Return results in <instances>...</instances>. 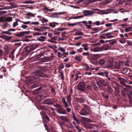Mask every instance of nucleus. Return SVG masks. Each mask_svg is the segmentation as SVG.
I'll list each match as a JSON object with an SVG mask.
<instances>
[{
    "label": "nucleus",
    "mask_w": 132,
    "mask_h": 132,
    "mask_svg": "<svg viewBox=\"0 0 132 132\" xmlns=\"http://www.w3.org/2000/svg\"><path fill=\"white\" fill-rule=\"evenodd\" d=\"M75 127L76 128L78 132H81L82 131L79 128L78 126H75Z\"/></svg>",
    "instance_id": "obj_50"
},
{
    "label": "nucleus",
    "mask_w": 132,
    "mask_h": 132,
    "mask_svg": "<svg viewBox=\"0 0 132 132\" xmlns=\"http://www.w3.org/2000/svg\"><path fill=\"white\" fill-rule=\"evenodd\" d=\"M9 25H10L9 24L6 22L3 25V26L5 28L7 27Z\"/></svg>",
    "instance_id": "obj_49"
},
{
    "label": "nucleus",
    "mask_w": 132,
    "mask_h": 132,
    "mask_svg": "<svg viewBox=\"0 0 132 132\" xmlns=\"http://www.w3.org/2000/svg\"><path fill=\"white\" fill-rule=\"evenodd\" d=\"M50 59L47 57H45L42 58V62H44L50 61Z\"/></svg>",
    "instance_id": "obj_22"
},
{
    "label": "nucleus",
    "mask_w": 132,
    "mask_h": 132,
    "mask_svg": "<svg viewBox=\"0 0 132 132\" xmlns=\"http://www.w3.org/2000/svg\"><path fill=\"white\" fill-rule=\"evenodd\" d=\"M106 67L108 68H112L113 67V64L112 63H111L109 64H107L106 65Z\"/></svg>",
    "instance_id": "obj_53"
},
{
    "label": "nucleus",
    "mask_w": 132,
    "mask_h": 132,
    "mask_svg": "<svg viewBox=\"0 0 132 132\" xmlns=\"http://www.w3.org/2000/svg\"><path fill=\"white\" fill-rule=\"evenodd\" d=\"M41 34V33L38 32H35L33 34V35L34 36L40 35Z\"/></svg>",
    "instance_id": "obj_63"
},
{
    "label": "nucleus",
    "mask_w": 132,
    "mask_h": 132,
    "mask_svg": "<svg viewBox=\"0 0 132 132\" xmlns=\"http://www.w3.org/2000/svg\"><path fill=\"white\" fill-rule=\"evenodd\" d=\"M53 102L54 100L53 99H48L44 100L43 101V103L45 104L52 105L53 104Z\"/></svg>",
    "instance_id": "obj_7"
},
{
    "label": "nucleus",
    "mask_w": 132,
    "mask_h": 132,
    "mask_svg": "<svg viewBox=\"0 0 132 132\" xmlns=\"http://www.w3.org/2000/svg\"><path fill=\"white\" fill-rule=\"evenodd\" d=\"M71 93L69 95H68L67 97V101L68 103L70 104H71Z\"/></svg>",
    "instance_id": "obj_26"
},
{
    "label": "nucleus",
    "mask_w": 132,
    "mask_h": 132,
    "mask_svg": "<svg viewBox=\"0 0 132 132\" xmlns=\"http://www.w3.org/2000/svg\"><path fill=\"white\" fill-rule=\"evenodd\" d=\"M23 51L24 52H26V53L27 54L29 53L31 51L30 50L28 49V48H27V49L26 48V47L23 49Z\"/></svg>",
    "instance_id": "obj_31"
},
{
    "label": "nucleus",
    "mask_w": 132,
    "mask_h": 132,
    "mask_svg": "<svg viewBox=\"0 0 132 132\" xmlns=\"http://www.w3.org/2000/svg\"><path fill=\"white\" fill-rule=\"evenodd\" d=\"M88 44H82L81 46L84 47V50L87 51L89 50V48L87 47Z\"/></svg>",
    "instance_id": "obj_25"
},
{
    "label": "nucleus",
    "mask_w": 132,
    "mask_h": 132,
    "mask_svg": "<svg viewBox=\"0 0 132 132\" xmlns=\"http://www.w3.org/2000/svg\"><path fill=\"white\" fill-rule=\"evenodd\" d=\"M82 56L81 55H77L75 57V60L78 62H80L81 61Z\"/></svg>",
    "instance_id": "obj_15"
},
{
    "label": "nucleus",
    "mask_w": 132,
    "mask_h": 132,
    "mask_svg": "<svg viewBox=\"0 0 132 132\" xmlns=\"http://www.w3.org/2000/svg\"><path fill=\"white\" fill-rule=\"evenodd\" d=\"M36 48V46L35 45H33L31 46H27L26 47V48L27 49L28 48V49L30 50V51H32L34 49H35Z\"/></svg>",
    "instance_id": "obj_17"
},
{
    "label": "nucleus",
    "mask_w": 132,
    "mask_h": 132,
    "mask_svg": "<svg viewBox=\"0 0 132 132\" xmlns=\"http://www.w3.org/2000/svg\"><path fill=\"white\" fill-rule=\"evenodd\" d=\"M132 27H129L128 28H126L125 30L126 32H128L131 31L132 30Z\"/></svg>",
    "instance_id": "obj_46"
},
{
    "label": "nucleus",
    "mask_w": 132,
    "mask_h": 132,
    "mask_svg": "<svg viewBox=\"0 0 132 132\" xmlns=\"http://www.w3.org/2000/svg\"><path fill=\"white\" fill-rule=\"evenodd\" d=\"M60 119L61 120H62L65 122L69 121V120L67 117L65 116H61L60 117Z\"/></svg>",
    "instance_id": "obj_16"
},
{
    "label": "nucleus",
    "mask_w": 132,
    "mask_h": 132,
    "mask_svg": "<svg viewBox=\"0 0 132 132\" xmlns=\"http://www.w3.org/2000/svg\"><path fill=\"white\" fill-rule=\"evenodd\" d=\"M105 60L104 59H101L97 61V63L98 64L103 65L105 63Z\"/></svg>",
    "instance_id": "obj_18"
},
{
    "label": "nucleus",
    "mask_w": 132,
    "mask_h": 132,
    "mask_svg": "<svg viewBox=\"0 0 132 132\" xmlns=\"http://www.w3.org/2000/svg\"><path fill=\"white\" fill-rule=\"evenodd\" d=\"M128 71V69H123L122 72V74H125L127 73Z\"/></svg>",
    "instance_id": "obj_44"
},
{
    "label": "nucleus",
    "mask_w": 132,
    "mask_h": 132,
    "mask_svg": "<svg viewBox=\"0 0 132 132\" xmlns=\"http://www.w3.org/2000/svg\"><path fill=\"white\" fill-rule=\"evenodd\" d=\"M113 34V33L112 32H109L106 34H105L106 39L108 38H111L113 37V36L111 35Z\"/></svg>",
    "instance_id": "obj_20"
},
{
    "label": "nucleus",
    "mask_w": 132,
    "mask_h": 132,
    "mask_svg": "<svg viewBox=\"0 0 132 132\" xmlns=\"http://www.w3.org/2000/svg\"><path fill=\"white\" fill-rule=\"evenodd\" d=\"M18 24V22H13V28L15 27Z\"/></svg>",
    "instance_id": "obj_55"
},
{
    "label": "nucleus",
    "mask_w": 132,
    "mask_h": 132,
    "mask_svg": "<svg viewBox=\"0 0 132 132\" xmlns=\"http://www.w3.org/2000/svg\"><path fill=\"white\" fill-rule=\"evenodd\" d=\"M85 86L86 85L84 83L80 82L77 85V88L78 90L83 92L84 90Z\"/></svg>",
    "instance_id": "obj_4"
},
{
    "label": "nucleus",
    "mask_w": 132,
    "mask_h": 132,
    "mask_svg": "<svg viewBox=\"0 0 132 132\" xmlns=\"http://www.w3.org/2000/svg\"><path fill=\"white\" fill-rule=\"evenodd\" d=\"M86 89L87 90H92V86L89 85H88L86 87Z\"/></svg>",
    "instance_id": "obj_60"
},
{
    "label": "nucleus",
    "mask_w": 132,
    "mask_h": 132,
    "mask_svg": "<svg viewBox=\"0 0 132 132\" xmlns=\"http://www.w3.org/2000/svg\"><path fill=\"white\" fill-rule=\"evenodd\" d=\"M42 114L43 115V120L48 123L50 121V119L48 116L46 115L45 112L43 111H42Z\"/></svg>",
    "instance_id": "obj_6"
},
{
    "label": "nucleus",
    "mask_w": 132,
    "mask_h": 132,
    "mask_svg": "<svg viewBox=\"0 0 132 132\" xmlns=\"http://www.w3.org/2000/svg\"><path fill=\"white\" fill-rule=\"evenodd\" d=\"M77 100L80 103H83L85 102V100L82 98H78Z\"/></svg>",
    "instance_id": "obj_38"
},
{
    "label": "nucleus",
    "mask_w": 132,
    "mask_h": 132,
    "mask_svg": "<svg viewBox=\"0 0 132 132\" xmlns=\"http://www.w3.org/2000/svg\"><path fill=\"white\" fill-rule=\"evenodd\" d=\"M45 10H46L47 11H52L53 10V9L50 10V9H48L47 7H45L43 9V11H44Z\"/></svg>",
    "instance_id": "obj_58"
},
{
    "label": "nucleus",
    "mask_w": 132,
    "mask_h": 132,
    "mask_svg": "<svg viewBox=\"0 0 132 132\" xmlns=\"http://www.w3.org/2000/svg\"><path fill=\"white\" fill-rule=\"evenodd\" d=\"M93 88L94 90L95 91H97V90L98 87L95 84H94L93 85Z\"/></svg>",
    "instance_id": "obj_47"
},
{
    "label": "nucleus",
    "mask_w": 132,
    "mask_h": 132,
    "mask_svg": "<svg viewBox=\"0 0 132 132\" xmlns=\"http://www.w3.org/2000/svg\"><path fill=\"white\" fill-rule=\"evenodd\" d=\"M102 72L103 75H104V76L107 77V75L109 73V71L107 70H103Z\"/></svg>",
    "instance_id": "obj_29"
},
{
    "label": "nucleus",
    "mask_w": 132,
    "mask_h": 132,
    "mask_svg": "<svg viewBox=\"0 0 132 132\" xmlns=\"http://www.w3.org/2000/svg\"><path fill=\"white\" fill-rule=\"evenodd\" d=\"M48 21V20L47 19L45 18L44 17H43L42 19V23H44L45 22H47Z\"/></svg>",
    "instance_id": "obj_39"
},
{
    "label": "nucleus",
    "mask_w": 132,
    "mask_h": 132,
    "mask_svg": "<svg viewBox=\"0 0 132 132\" xmlns=\"http://www.w3.org/2000/svg\"><path fill=\"white\" fill-rule=\"evenodd\" d=\"M51 91L53 93V94L55 95L56 94V93L55 92V90L53 87H51Z\"/></svg>",
    "instance_id": "obj_48"
},
{
    "label": "nucleus",
    "mask_w": 132,
    "mask_h": 132,
    "mask_svg": "<svg viewBox=\"0 0 132 132\" xmlns=\"http://www.w3.org/2000/svg\"><path fill=\"white\" fill-rule=\"evenodd\" d=\"M9 4L11 5V6H9L5 7L4 8L2 9H11L13 8H14L18 7L17 5L15 4H14L13 3H9Z\"/></svg>",
    "instance_id": "obj_9"
},
{
    "label": "nucleus",
    "mask_w": 132,
    "mask_h": 132,
    "mask_svg": "<svg viewBox=\"0 0 132 132\" xmlns=\"http://www.w3.org/2000/svg\"><path fill=\"white\" fill-rule=\"evenodd\" d=\"M105 26L108 27H111L112 26V24L111 23H106L105 24Z\"/></svg>",
    "instance_id": "obj_59"
},
{
    "label": "nucleus",
    "mask_w": 132,
    "mask_h": 132,
    "mask_svg": "<svg viewBox=\"0 0 132 132\" xmlns=\"http://www.w3.org/2000/svg\"><path fill=\"white\" fill-rule=\"evenodd\" d=\"M89 114V113L84 109H82L80 112L79 114L82 116H86Z\"/></svg>",
    "instance_id": "obj_10"
},
{
    "label": "nucleus",
    "mask_w": 132,
    "mask_h": 132,
    "mask_svg": "<svg viewBox=\"0 0 132 132\" xmlns=\"http://www.w3.org/2000/svg\"><path fill=\"white\" fill-rule=\"evenodd\" d=\"M108 86L107 92L109 94L111 93L113 91V90L111 87L108 84Z\"/></svg>",
    "instance_id": "obj_21"
},
{
    "label": "nucleus",
    "mask_w": 132,
    "mask_h": 132,
    "mask_svg": "<svg viewBox=\"0 0 132 132\" xmlns=\"http://www.w3.org/2000/svg\"><path fill=\"white\" fill-rule=\"evenodd\" d=\"M99 55L98 54H94L91 55L90 59L92 60H94L98 59L99 57Z\"/></svg>",
    "instance_id": "obj_13"
},
{
    "label": "nucleus",
    "mask_w": 132,
    "mask_h": 132,
    "mask_svg": "<svg viewBox=\"0 0 132 132\" xmlns=\"http://www.w3.org/2000/svg\"><path fill=\"white\" fill-rule=\"evenodd\" d=\"M30 33V31H26L20 32L19 33L17 34L16 36L18 37H21L25 35V34H27Z\"/></svg>",
    "instance_id": "obj_8"
},
{
    "label": "nucleus",
    "mask_w": 132,
    "mask_h": 132,
    "mask_svg": "<svg viewBox=\"0 0 132 132\" xmlns=\"http://www.w3.org/2000/svg\"><path fill=\"white\" fill-rule=\"evenodd\" d=\"M34 2L33 1H26L24 3H27V4H32L34 3Z\"/></svg>",
    "instance_id": "obj_57"
},
{
    "label": "nucleus",
    "mask_w": 132,
    "mask_h": 132,
    "mask_svg": "<svg viewBox=\"0 0 132 132\" xmlns=\"http://www.w3.org/2000/svg\"><path fill=\"white\" fill-rule=\"evenodd\" d=\"M78 22H75L73 23H68V25L69 26H76L78 24Z\"/></svg>",
    "instance_id": "obj_42"
},
{
    "label": "nucleus",
    "mask_w": 132,
    "mask_h": 132,
    "mask_svg": "<svg viewBox=\"0 0 132 132\" xmlns=\"http://www.w3.org/2000/svg\"><path fill=\"white\" fill-rule=\"evenodd\" d=\"M41 87H40L39 88H37L36 89H35V91H36V92H37V93H39L40 92V91H41Z\"/></svg>",
    "instance_id": "obj_41"
},
{
    "label": "nucleus",
    "mask_w": 132,
    "mask_h": 132,
    "mask_svg": "<svg viewBox=\"0 0 132 132\" xmlns=\"http://www.w3.org/2000/svg\"><path fill=\"white\" fill-rule=\"evenodd\" d=\"M40 54L41 53H40V54L37 55H35L34 56L31 57V60H33L35 61H36L40 59H39V58L41 56V55Z\"/></svg>",
    "instance_id": "obj_12"
},
{
    "label": "nucleus",
    "mask_w": 132,
    "mask_h": 132,
    "mask_svg": "<svg viewBox=\"0 0 132 132\" xmlns=\"http://www.w3.org/2000/svg\"><path fill=\"white\" fill-rule=\"evenodd\" d=\"M102 51L103 50L101 48V47L95 48L93 50V51L95 52H99Z\"/></svg>",
    "instance_id": "obj_23"
},
{
    "label": "nucleus",
    "mask_w": 132,
    "mask_h": 132,
    "mask_svg": "<svg viewBox=\"0 0 132 132\" xmlns=\"http://www.w3.org/2000/svg\"><path fill=\"white\" fill-rule=\"evenodd\" d=\"M36 74L34 76H30L28 77L27 80L26 81V84L27 85H31L30 86L33 88L35 87L32 86L36 84L38 82V80L40 81V77H41V70H37L35 72Z\"/></svg>",
    "instance_id": "obj_1"
},
{
    "label": "nucleus",
    "mask_w": 132,
    "mask_h": 132,
    "mask_svg": "<svg viewBox=\"0 0 132 132\" xmlns=\"http://www.w3.org/2000/svg\"><path fill=\"white\" fill-rule=\"evenodd\" d=\"M99 38L100 39H106V37H105V34H104L102 35H101L99 37Z\"/></svg>",
    "instance_id": "obj_56"
},
{
    "label": "nucleus",
    "mask_w": 132,
    "mask_h": 132,
    "mask_svg": "<svg viewBox=\"0 0 132 132\" xmlns=\"http://www.w3.org/2000/svg\"><path fill=\"white\" fill-rule=\"evenodd\" d=\"M47 96H49L46 93H43L42 92V97H46Z\"/></svg>",
    "instance_id": "obj_52"
},
{
    "label": "nucleus",
    "mask_w": 132,
    "mask_h": 132,
    "mask_svg": "<svg viewBox=\"0 0 132 132\" xmlns=\"http://www.w3.org/2000/svg\"><path fill=\"white\" fill-rule=\"evenodd\" d=\"M35 99L37 102L36 107L39 110L41 109V105L40 101L41 100V94L37 95L35 98Z\"/></svg>",
    "instance_id": "obj_2"
},
{
    "label": "nucleus",
    "mask_w": 132,
    "mask_h": 132,
    "mask_svg": "<svg viewBox=\"0 0 132 132\" xmlns=\"http://www.w3.org/2000/svg\"><path fill=\"white\" fill-rule=\"evenodd\" d=\"M60 105H61L59 104H55L53 105V106L56 108L57 110L59 107L60 106Z\"/></svg>",
    "instance_id": "obj_54"
},
{
    "label": "nucleus",
    "mask_w": 132,
    "mask_h": 132,
    "mask_svg": "<svg viewBox=\"0 0 132 132\" xmlns=\"http://www.w3.org/2000/svg\"><path fill=\"white\" fill-rule=\"evenodd\" d=\"M89 11L88 10H84L82 12L84 13L83 15L84 16H88L90 15L91 14L89 12Z\"/></svg>",
    "instance_id": "obj_14"
},
{
    "label": "nucleus",
    "mask_w": 132,
    "mask_h": 132,
    "mask_svg": "<svg viewBox=\"0 0 132 132\" xmlns=\"http://www.w3.org/2000/svg\"><path fill=\"white\" fill-rule=\"evenodd\" d=\"M64 14V12H59V13H55V15H61L62 14Z\"/></svg>",
    "instance_id": "obj_62"
},
{
    "label": "nucleus",
    "mask_w": 132,
    "mask_h": 132,
    "mask_svg": "<svg viewBox=\"0 0 132 132\" xmlns=\"http://www.w3.org/2000/svg\"><path fill=\"white\" fill-rule=\"evenodd\" d=\"M119 81V82L121 84L124 86H126L127 88L130 87L127 85L125 82H126V80L125 79L120 77H117Z\"/></svg>",
    "instance_id": "obj_3"
},
{
    "label": "nucleus",
    "mask_w": 132,
    "mask_h": 132,
    "mask_svg": "<svg viewBox=\"0 0 132 132\" xmlns=\"http://www.w3.org/2000/svg\"><path fill=\"white\" fill-rule=\"evenodd\" d=\"M84 65L85 66L86 68L85 69V71H89L90 70V68L88 65L87 64H85Z\"/></svg>",
    "instance_id": "obj_33"
},
{
    "label": "nucleus",
    "mask_w": 132,
    "mask_h": 132,
    "mask_svg": "<svg viewBox=\"0 0 132 132\" xmlns=\"http://www.w3.org/2000/svg\"><path fill=\"white\" fill-rule=\"evenodd\" d=\"M99 82L102 85L105 86H108L109 84L108 83L103 79L101 80H99Z\"/></svg>",
    "instance_id": "obj_11"
},
{
    "label": "nucleus",
    "mask_w": 132,
    "mask_h": 132,
    "mask_svg": "<svg viewBox=\"0 0 132 132\" xmlns=\"http://www.w3.org/2000/svg\"><path fill=\"white\" fill-rule=\"evenodd\" d=\"M118 2V3L120 5L122 4H123L124 2L122 0H120V1H117Z\"/></svg>",
    "instance_id": "obj_64"
},
{
    "label": "nucleus",
    "mask_w": 132,
    "mask_h": 132,
    "mask_svg": "<svg viewBox=\"0 0 132 132\" xmlns=\"http://www.w3.org/2000/svg\"><path fill=\"white\" fill-rule=\"evenodd\" d=\"M114 67L116 69H120L121 68L118 62H116L114 65Z\"/></svg>",
    "instance_id": "obj_19"
},
{
    "label": "nucleus",
    "mask_w": 132,
    "mask_h": 132,
    "mask_svg": "<svg viewBox=\"0 0 132 132\" xmlns=\"http://www.w3.org/2000/svg\"><path fill=\"white\" fill-rule=\"evenodd\" d=\"M75 34L78 35H83V33L81 32L77 31L75 33Z\"/></svg>",
    "instance_id": "obj_43"
},
{
    "label": "nucleus",
    "mask_w": 132,
    "mask_h": 132,
    "mask_svg": "<svg viewBox=\"0 0 132 132\" xmlns=\"http://www.w3.org/2000/svg\"><path fill=\"white\" fill-rule=\"evenodd\" d=\"M56 111L60 114H65L67 113L65 110L63 108L61 105L56 110Z\"/></svg>",
    "instance_id": "obj_5"
},
{
    "label": "nucleus",
    "mask_w": 132,
    "mask_h": 132,
    "mask_svg": "<svg viewBox=\"0 0 132 132\" xmlns=\"http://www.w3.org/2000/svg\"><path fill=\"white\" fill-rule=\"evenodd\" d=\"M3 38L6 40H10L11 39V37L6 36H4Z\"/></svg>",
    "instance_id": "obj_51"
},
{
    "label": "nucleus",
    "mask_w": 132,
    "mask_h": 132,
    "mask_svg": "<svg viewBox=\"0 0 132 132\" xmlns=\"http://www.w3.org/2000/svg\"><path fill=\"white\" fill-rule=\"evenodd\" d=\"M82 55L84 56H88L89 55V53L88 52H84Z\"/></svg>",
    "instance_id": "obj_61"
},
{
    "label": "nucleus",
    "mask_w": 132,
    "mask_h": 132,
    "mask_svg": "<svg viewBox=\"0 0 132 132\" xmlns=\"http://www.w3.org/2000/svg\"><path fill=\"white\" fill-rule=\"evenodd\" d=\"M57 23L55 22H51L49 23V26L52 28H54L55 26V23Z\"/></svg>",
    "instance_id": "obj_32"
},
{
    "label": "nucleus",
    "mask_w": 132,
    "mask_h": 132,
    "mask_svg": "<svg viewBox=\"0 0 132 132\" xmlns=\"http://www.w3.org/2000/svg\"><path fill=\"white\" fill-rule=\"evenodd\" d=\"M84 127L86 128V129H92L93 127L91 126V125L89 124L88 123H87L85 124L84 125Z\"/></svg>",
    "instance_id": "obj_24"
},
{
    "label": "nucleus",
    "mask_w": 132,
    "mask_h": 132,
    "mask_svg": "<svg viewBox=\"0 0 132 132\" xmlns=\"http://www.w3.org/2000/svg\"><path fill=\"white\" fill-rule=\"evenodd\" d=\"M112 114V111L110 110H109L108 111L106 112L105 114L106 115H108V114L111 115Z\"/></svg>",
    "instance_id": "obj_36"
},
{
    "label": "nucleus",
    "mask_w": 132,
    "mask_h": 132,
    "mask_svg": "<svg viewBox=\"0 0 132 132\" xmlns=\"http://www.w3.org/2000/svg\"><path fill=\"white\" fill-rule=\"evenodd\" d=\"M84 108L86 110L89 111H90V108L88 105H85Z\"/></svg>",
    "instance_id": "obj_37"
},
{
    "label": "nucleus",
    "mask_w": 132,
    "mask_h": 132,
    "mask_svg": "<svg viewBox=\"0 0 132 132\" xmlns=\"http://www.w3.org/2000/svg\"><path fill=\"white\" fill-rule=\"evenodd\" d=\"M2 31L1 34H5L9 35H11V33L10 32H9L8 30L6 31Z\"/></svg>",
    "instance_id": "obj_35"
},
{
    "label": "nucleus",
    "mask_w": 132,
    "mask_h": 132,
    "mask_svg": "<svg viewBox=\"0 0 132 132\" xmlns=\"http://www.w3.org/2000/svg\"><path fill=\"white\" fill-rule=\"evenodd\" d=\"M12 20V18L11 17H7L5 19V21L10 22Z\"/></svg>",
    "instance_id": "obj_34"
},
{
    "label": "nucleus",
    "mask_w": 132,
    "mask_h": 132,
    "mask_svg": "<svg viewBox=\"0 0 132 132\" xmlns=\"http://www.w3.org/2000/svg\"><path fill=\"white\" fill-rule=\"evenodd\" d=\"M58 49L61 52L63 53L65 51V50L63 47H60L58 48Z\"/></svg>",
    "instance_id": "obj_45"
},
{
    "label": "nucleus",
    "mask_w": 132,
    "mask_h": 132,
    "mask_svg": "<svg viewBox=\"0 0 132 132\" xmlns=\"http://www.w3.org/2000/svg\"><path fill=\"white\" fill-rule=\"evenodd\" d=\"M65 126L68 129H72L73 127L72 125L70 123H68Z\"/></svg>",
    "instance_id": "obj_28"
},
{
    "label": "nucleus",
    "mask_w": 132,
    "mask_h": 132,
    "mask_svg": "<svg viewBox=\"0 0 132 132\" xmlns=\"http://www.w3.org/2000/svg\"><path fill=\"white\" fill-rule=\"evenodd\" d=\"M71 117L74 121H76V122L78 121V120L75 116V114L73 113H72V114L71 116Z\"/></svg>",
    "instance_id": "obj_30"
},
{
    "label": "nucleus",
    "mask_w": 132,
    "mask_h": 132,
    "mask_svg": "<svg viewBox=\"0 0 132 132\" xmlns=\"http://www.w3.org/2000/svg\"><path fill=\"white\" fill-rule=\"evenodd\" d=\"M101 48L103 50V51L104 50H106L108 49L109 46L108 45L106 44L103 46L101 47Z\"/></svg>",
    "instance_id": "obj_27"
},
{
    "label": "nucleus",
    "mask_w": 132,
    "mask_h": 132,
    "mask_svg": "<svg viewBox=\"0 0 132 132\" xmlns=\"http://www.w3.org/2000/svg\"><path fill=\"white\" fill-rule=\"evenodd\" d=\"M65 124V123L63 121H62L60 123H59V125L61 127V128L62 129H63L62 126L64 125Z\"/></svg>",
    "instance_id": "obj_40"
}]
</instances>
